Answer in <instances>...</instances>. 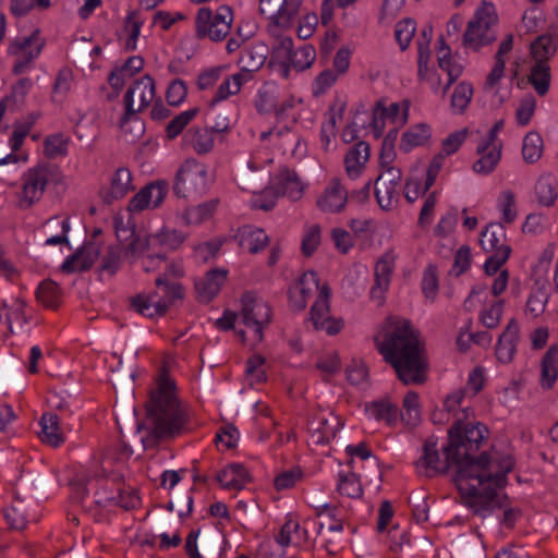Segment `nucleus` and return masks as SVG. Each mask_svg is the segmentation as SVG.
<instances>
[{
  "label": "nucleus",
  "mask_w": 558,
  "mask_h": 558,
  "mask_svg": "<svg viewBox=\"0 0 558 558\" xmlns=\"http://www.w3.org/2000/svg\"><path fill=\"white\" fill-rule=\"evenodd\" d=\"M478 450L463 451V460L459 463L458 475L453 476L462 502L474 514L486 518L502 508V502L496 492L507 484V474L514 466V459L510 453H500L496 450L483 452Z\"/></svg>",
  "instance_id": "1"
},
{
  "label": "nucleus",
  "mask_w": 558,
  "mask_h": 558,
  "mask_svg": "<svg viewBox=\"0 0 558 558\" xmlns=\"http://www.w3.org/2000/svg\"><path fill=\"white\" fill-rule=\"evenodd\" d=\"M418 331L409 319L388 318L386 329L374 338L384 360L404 385H422L427 379V362Z\"/></svg>",
  "instance_id": "2"
},
{
  "label": "nucleus",
  "mask_w": 558,
  "mask_h": 558,
  "mask_svg": "<svg viewBox=\"0 0 558 558\" xmlns=\"http://www.w3.org/2000/svg\"><path fill=\"white\" fill-rule=\"evenodd\" d=\"M488 434L487 427L477 422H463L457 418L448 430V442L442 447L445 460H440L437 449V439L429 437L423 446V453L416 462L417 473L425 477H434L438 474H445L450 468L456 469L458 475L459 463L462 461L463 451L480 450L483 440Z\"/></svg>",
  "instance_id": "3"
},
{
  "label": "nucleus",
  "mask_w": 558,
  "mask_h": 558,
  "mask_svg": "<svg viewBox=\"0 0 558 558\" xmlns=\"http://www.w3.org/2000/svg\"><path fill=\"white\" fill-rule=\"evenodd\" d=\"M174 388V383L162 375L157 389L150 392L146 404V420L137 425L138 432L145 429L148 433L142 438L145 446L173 438L185 430L190 416L177 399Z\"/></svg>",
  "instance_id": "4"
},
{
  "label": "nucleus",
  "mask_w": 558,
  "mask_h": 558,
  "mask_svg": "<svg viewBox=\"0 0 558 558\" xmlns=\"http://www.w3.org/2000/svg\"><path fill=\"white\" fill-rule=\"evenodd\" d=\"M498 15L492 3L483 2L469 21L463 34V45L478 51L497 39Z\"/></svg>",
  "instance_id": "5"
},
{
  "label": "nucleus",
  "mask_w": 558,
  "mask_h": 558,
  "mask_svg": "<svg viewBox=\"0 0 558 558\" xmlns=\"http://www.w3.org/2000/svg\"><path fill=\"white\" fill-rule=\"evenodd\" d=\"M209 189L208 171L195 159L185 160L175 174L173 192L178 197L202 196Z\"/></svg>",
  "instance_id": "6"
},
{
  "label": "nucleus",
  "mask_w": 558,
  "mask_h": 558,
  "mask_svg": "<svg viewBox=\"0 0 558 558\" xmlns=\"http://www.w3.org/2000/svg\"><path fill=\"white\" fill-rule=\"evenodd\" d=\"M59 168L52 163H38L23 174V187L20 195V207L29 208L38 202L49 182L56 181Z\"/></svg>",
  "instance_id": "7"
},
{
  "label": "nucleus",
  "mask_w": 558,
  "mask_h": 558,
  "mask_svg": "<svg viewBox=\"0 0 558 558\" xmlns=\"http://www.w3.org/2000/svg\"><path fill=\"white\" fill-rule=\"evenodd\" d=\"M233 14L228 5H220L216 13L208 8H201L196 15V36L221 41L229 34Z\"/></svg>",
  "instance_id": "8"
},
{
  "label": "nucleus",
  "mask_w": 558,
  "mask_h": 558,
  "mask_svg": "<svg viewBox=\"0 0 558 558\" xmlns=\"http://www.w3.org/2000/svg\"><path fill=\"white\" fill-rule=\"evenodd\" d=\"M155 95V81L150 75L146 74L135 80L124 95L125 112L121 118V126L123 128L136 112L146 109L153 102Z\"/></svg>",
  "instance_id": "9"
},
{
  "label": "nucleus",
  "mask_w": 558,
  "mask_h": 558,
  "mask_svg": "<svg viewBox=\"0 0 558 558\" xmlns=\"http://www.w3.org/2000/svg\"><path fill=\"white\" fill-rule=\"evenodd\" d=\"M241 317L242 323L254 329L257 341L264 338L263 330L271 322V308L260 298L253 292H245L241 299Z\"/></svg>",
  "instance_id": "10"
},
{
  "label": "nucleus",
  "mask_w": 558,
  "mask_h": 558,
  "mask_svg": "<svg viewBox=\"0 0 558 558\" xmlns=\"http://www.w3.org/2000/svg\"><path fill=\"white\" fill-rule=\"evenodd\" d=\"M395 255L391 252L385 253L375 265V283L371 289V296L380 304L384 301L385 292L388 290L391 275L395 268Z\"/></svg>",
  "instance_id": "11"
},
{
  "label": "nucleus",
  "mask_w": 558,
  "mask_h": 558,
  "mask_svg": "<svg viewBox=\"0 0 558 558\" xmlns=\"http://www.w3.org/2000/svg\"><path fill=\"white\" fill-rule=\"evenodd\" d=\"M99 254L96 243H87L63 262L61 270L65 274L86 271L93 267Z\"/></svg>",
  "instance_id": "12"
},
{
  "label": "nucleus",
  "mask_w": 558,
  "mask_h": 558,
  "mask_svg": "<svg viewBox=\"0 0 558 558\" xmlns=\"http://www.w3.org/2000/svg\"><path fill=\"white\" fill-rule=\"evenodd\" d=\"M313 287L318 289V277L314 270L305 271L300 280L289 290L290 306L294 311L306 307L307 300L313 293Z\"/></svg>",
  "instance_id": "13"
},
{
  "label": "nucleus",
  "mask_w": 558,
  "mask_h": 558,
  "mask_svg": "<svg viewBox=\"0 0 558 558\" xmlns=\"http://www.w3.org/2000/svg\"><path fill=\"white\" fill-rule=\"evenodd\" d=\"M348 197V192L343 189L339 179L333 178L324 194L317 199V206L323 211L338 213L344 208Z\"/></svg>",
  "instance_id": "14"
},
{
  "label": "nucleus",
  "mask_w": 558,
  "mask_h": 558,
  "mask_svg": "<svg viewBox=\"0 0 558 558\" xmlns=\"http://www.w3.org/2000/svg\"><path fill=\"white\" fill-rule=\"evenodd\" d=\"M235 239L239 246L251 254L259 253L269 243V236L263 229L250 225L239 228Z\"/></svg>",
  "instance_id": "15"
},
{
  "label": "nucleus",
  "mask_w": 558,
  "mask_h": 558,
  "mask_svg": "<svg viewBox=\"0 0 558 558\" xmlns=\"http://www.w3.org/2000/svg\"><path fill=\"white\" fill-rule=\"evenodd\" d=\"M131 190L132 186V174L128 168H119L112 179L108 190L100 192V196L105 204L110 205L114 201L123 198Z\"/></svg>",
  "instance_id": "16"
},
{
  "label": "nucleus",
  "mask_w": 558,
  "mask_h": 558,
  "mask_svg": "<svg viewBox=\"0 0 558 558\" xmlns=\"http://www.w3.org/2000/svg\"><path fill=\"white\" fill-rule=\"evenodd\" d=\"M519 325L514 318H512L504 332L499 336L496 345V356L502 363H509L512 361L513 355L517 351V344L519 341Z\"/></svg>",
  "instance_id": "17"
},
{
  "label": "nucleus",
  "mask_w": 558,
  "mask_h": 558,
  "mask_svg": "<svg viewBox=\"0 0 558 558\" xmlns=\"http://www.w3.org/2000/svg\"><path fill=\"white\" fill-rule=\"evenodd\" d=\"M227 279V271L213 269L208 271L204 278L195 281V290L197 299L201 302L211 301L220 291Z\"/></svg>",
  "instance_id": "18"
},
{
  "label": "nucleus",
  "mask_w": 558,
  "mask_h": 558,
  "mask_svg": "<svg viewBox=\"0 0 558 558\" xmlns=\"http://www.w3.org/2000/svg\"><path fill=\"white\" fill-rule=\"evenodd\" d=\"M371 149L369 145L360 141L354 144L344 156L345 172L351 179H356L361 175L369 159Z\"/></svg>",
  "instance_id": "19"
},
{
  "label": "nucleus",
  "mask_w": 558,
  "mask_h": 558,
  "mask_svg": "<svg viewBox=\"0 0 558 558\" xmlns=\"http://www.w3.org/2000/svg\"><path fill=\"white\" fill-rule=\"evenodd\" d=\"M39 426L38 436L44 444L57 448L64 442L65 438L60 428V418L56 413H44L39 420Z\"/></svg>",
  "instance_id": "20"
},
{
  "label": "nucleus",
  "mask_w": 558,
  "mask_h": 558,
  "mask_svg": "<svg viewBox=\"0 0 558 558\" xmlns=\"http://www.w3.org/2000/svg\"><path fill=\"white\" fill-rule=\"evenodd\" d=\"M274 187L278 194L296 201L303 194V185L294 170L282 168L275 177Z\"/></svg>",
  "instance_id": "21"
},
{
  "label": "nucleus",
  "mask_w": 558,
  "mask_h": 558,
  "mask_svg": "<svg viewBox=\"0 0 558 558\" xmlns=\"http://www.w3.org/2000/svg\"><path fill=\"white\" fill-rule=\"evenodd\" d=\"M216 480L226 489L241 490L251 481V476L242 464L232 463L222 469Z\"/></svg>",
  "instance_id": "22"
},
{
  "label": "nucleus",
  "mask_w": 558,
  "mask_h": 558,
  "mask_svg": "<svg viewBox=\"0 0 558 558\" xmlns=\"http://www.w3.org/2000/svg\"><path fill=\"white\" fill-rule=\"evenodd\" d=\"M156 293L137 294L130 299V306L136 313L153 318L154 316H162L168 311V303L158 300L155 301Z\"/></svg>",
  "instance_id": "23"
},
{
  "label": "nucleus",
  "mask_w": 558,
  "mask_h": 558,
  "mask_svg": "<svg viewBox=\"0 0 558 558\" xmlns=\"http://www.w3.org/2000/svg\"><path fill=\"white\" fill-rule=\"evenodd\" d=\"M513 47V35L508 34L506 38L500 43L498 50L495 54V63L490 72L488 73L484 83V89H493L497 83L501 80L505 73L506 63L504 56L512 50Z\"/></svg>",
  "instance_id": "24"
},
{
  "label": "nucleus",
  "mask_w": 558,
  "mask_h": 558,
  "mask_svg": "<svg viewBox=\"0 0 558 558\" xmlns=\"http://www.w3.org/2000/svg\"><path fill=\"white\" fill-rule=\"evenodd\" d=\"M558 378V344H553L544 354L541 363V385L551 389Z\"/></svg>",
  "instance_id": "25"
},
{
  "label": "nucleus",
  "mask_w": 558,
  "mask_h": 558,
  "mask_svg": "<svg viewBox=\"0 0 558 558\" xmlns=\"http://www.w3.org/2000/svg\"><path fill=\"white\" fill-rule=\"evenodd\" d=\"M340 418L332 413L329 414V418L324 416H317L314 422L311 423V428L317 434L318 444H328L333 439L342 427Z\"/></svg>",
  "instance_id": "26"
},
{
  "label": "nucleus",
  "mask_w": 558,
  "mask_h": 558,
  "mask_svg": "<svg viewBox=\"0 0 558 558\" xmlns=\"http://www.w3.org/2000/svg\"><path fill=\"white\" fill-rule=\"evenodd\" d=\"M267 47L264 44L253 45L245 48L239 60L241 70L245 73L258 71L266 61Z\"/></svg>",
  "instance_id": "27"
},
{
  "label": "nucleus",
  "mask_w": 558,
  "mask_h": 558,
  "mask_svg": "<svg viewBox=\"0 0 558 558\" xmlns=\"http://www.w3.org/2000/svg\"><path fill=\"white\" fill-rule=\"evenodd\" d=\"M506 232L501 223H489L480 235V243L486 252H497L501 247H510L505 244Z\"/></svg>",
  "instance_id": "28"
},
{
  "label": "nucleus",
  "mask_w": 558,
  "mask_h": 558,
  "mask_svg": "<svg viewBox=\"0 0 558 558\" xmlns=\"http://www.w3.org/2000/svg\"><path fill=\"white\" fill-rule=\"evenodd\" d=\"M546 286V280L541 278L534 280V284L525 306L526 313H530L533 317L539 316L545 311V306L548 301Z\"/></svg>",
  "instance_id": "29"
},
{
  "label": "nucleus",
  "mask_w": 558,
  "mask_h": 558,
  "mask_svg": "<svg viewBox=\"0 0 558 558\" xmlns=\"http://www.w3.org/2000/svg\"><path fill=\"white\" fill-rule=\"evenodd\" d=\"M208 126L191 128L184 135V141L199 154H207L214 146V138Z\"/></svg>",
  "instance_id": "30"
},
{
  "label": "nucleus",
  "mask_w": 558,
  "mask_h": 558,
  "mask_svg": "<svg viewBox=\"0 0 558 558\" xmlns=\"http://www.w3.org/2000/svg\"><path fill=\"white\" fill-rule=\"evenodd\" d=\"M365 409L376 421H385L388 425L395 424L400 415L399 408L385 399L373 401Z\"/></svg>",
  "instance_id": "31"
},
{
  "label": "nucleus",
  "mask_w": 558,
  "mask_h": 558,
  "mask_svg": "<svg viewBox=\"0 0 558 558\" xmlns=\"http://www.w3.org/2000/svg\"><path fill=\"white\" fill-rule=\"evenodd\" d=\"M155 248V244L153 242V234H142L141 232H136L124 245L123 252L126 259L133 264L136 262L144 253Z\"/></svg>",
  "instance_id": "32"
},
{
  "label": "nucleus",
  "mask_w": 558,
  "mask_h": 558,
  "mask_svg": "<svg viewBox=\"0 0 558 558\" xmlns=\"http://www.w3.org/2000/svg\"><path fill=\"white\" fill-rule=\"evenodd\" d=\"M535 195L541 206H553L558 197L556 179L550 174L542 175L535 184Z\"/></svg>",
  "instance_id": "33"
},
{
  "label": "nucleus",
  "mask_w": 558,
  "mask_h": 558,
  "mask_svg": "<svg viewBox=\"0 0 558 558\" xmlns=\"http://www.w3.org/2000/svg\"><path fill=\"white\" fill-rule=\"evenodd\" d=\"M501 149L502 145H496V147L483 153H476L480 155V158L473 163V171L483 175L492 173L500 161Z\"/></svg>",
  "instance_id": "34"
},
{
  "label": "nucleus",
  "mask_w": 558,
  "mask_h": 558,
  "mask_svg": "<svg viewBox=\"0 0 558 558\" xmlns=\"http://www.w3.org/2000/svg\"><path fill=\"white\" fill-rule=\"evenodd\" d=\"M529 82L533 85L538 96H545L550 85V69L546 62H535L529 75Z\"/></svg>",
  "instance_id": "35"
},
{
  "label": "nucleus",
  "mask_w": 558,
  "mask_h": 558,
  "mask_svg": "<svg viewBox=\"0 0 558 558\" xmlns=\"http://www.w3.org/2000/svg\"><path fill=\"white\" fill-rule=\"evenodd\" d=\"M430 137L429 126L417 124L402 134L400 149L408 153L415 146H421Z\"/></svg>",
  "instance_id": "36"
},
{
  "label": "nucleus",
  "mask_w": 558,
  "mask_h": 558,
  "mask_svg": "<svg viewBox=\"0 0 558 558\" xmlns=\"http://www.w3.org/2000/svg\"><path fill=\"white\" fill-rule=\"evenodd\" d=\"M94 502L100 507H106L109 504H114L125 510H130L137 507V505L140 504V498L134 492L125 494L119 490L116 496L108 497H104L99 493H96V498Z\"/></svg>",
  "instance_id": "37"
},
{
  "label": "nucleus",
  "mask_w": 558,
  "mask_h": 558,
  "mask_svg": "<svg viewBox=\"0 0 558 558\" xmlns=\"http://www.w3.org/2000/svg\"><path fill=\"white\" fill-rule=\"evenodd\" d=\"M37 300L46 307L57 308L61 298L59 286L52 280H44L36 290Z\"/></svg>",
  "instance_id": "38"
},
{
  "label": "nucleus",
  "mask_w": 558,
  "mask_h": 558,
  "mask_svg": "<svg viewBox=\"0 0 558 558\" xmlns=\"http://www.w3.org/2000/svg\"><path fill=\"white\" fill-rule=\"evenodd\" d=\"M217 204V199H211L197 206L189 207L185 210L183 218L189 225H199L213 216Z\"/></svg>",
  "instance_id": "39"
},
{
  "label": "nucleus",
  "mask_w": 558,
  "mask_h": 558,
  "mask_svg": "<svg viewBox=\"0 0 558 558\" xmlns=\"http://www.w3.org/2000/svg\"><path fill=\"white\" fill-rule=\"evenodd\" d=\"M543 154V138L537 132H529L522 146L523 159L529 163L536 162Z\"/></svg>",
  "instance_id": "40"
},
{
  "label": "nucleus",
  "mask_w": 558,
  "mask_h": 558,
  "mask_svg": "<svg viewBox=\"0 0 558 558\" xmlns=\"http://www.w3.org/2000/svg\"><path fill=\"white\" fill-rule=\"evenodd\" d=\"M185 240V235L178 231L163 228L159 232L153 234V242L156 246L166 250H177Z\"/></svg>",
  "instance_id": "41"
},
{
  "label": "nucleus",
  "mask_w": 558,
  "mask_h": 558,
  "mask_svg": "<svg viewBox=\"0 0 558 558\" xmlns=\"http://www.w3.org/2000/svg\"><path fill=\"white\" fill-rule=\"evenodd\" d=\"M337 490L339 494L350 498H360L363 494L362 486L355 473L340 472Z\"/></svg>",
  "instance_id": "42"
},
{
  "label": "nucleus",
  "mask_w": 558,
  "mask_h": 558,
  "mask_svg": "<svg viewBox=\"0 0 558 558\" xmlns=\"http://www.w3.org/2000/svg\"><path fill=\"white\" fill-rule=\"evenodd\" d=\"M199 109L191 108L175 116L166 126V134L169 140H174L184 128L196 117Z\"/></svg>",
  "instance_id": "43"
},
{
  "label": "nucleus",
  "mask_w": 558,
  "mask_h": 558,
  "mask_svg": "<svg viewBox=\"0 0 558 558\" xmlns=\"http://www.w3.org/2000/svg\"><path fill=\"white\" fill-rule=\"evenodd\" d=\"M157 288L163 292V298L160 299L168 303V307L175 301L183 299V287L181 283L168 280L167 277H157L155 280Z\"/></svg>",
  "instance_id": "44"
},
{
  "label": "nucleus",
  "mask_w": 558,
  "mask_h": 558,
  "mask_svg": "<svg viewBox=\"0 0 558 558\" xmlns=\"http://www.w3.org/2000/svg\"><path fill=\"white\" fill-rule=\"evenodd\" d=\"M473 87L471 84L459 83L451 95V108L458 113H462L471 101Z\"/></svg>",
  "instance_id": "45"
},
{
  "label": "nucleus",
  "mask_w": 558,
  "mask_h": 558,
  "mask_svg": "<svg viewBox=\"0 0 558 558\" xmlns=\"http://www.w3.org/2000/svg\"><path fill=\"white\" fill-rule=\"evenodd\" d=\"M404 413L402 420L409 425H415L420 421V397L415 391H409L403 399Z\"/></svg>",
  "instance_id": "46"
},
{
  "label": "nucleus",
  "mask_w": 558,
  "mask_h": 558,
  "mask_svg": "<svg viewBox=\"0 0 558 558\" xmlns=\"http://www.w3.org/2000/svg\"><path fill=\"white\" fill-rule=\"evenodd\" d=\"M302 0H281L275 23L278 26L287 27L298 14Z\"/></svg>",
  "instance_id": "47"
},
{
  "label": "nucleus",
  "mask_w": 558,
  "mask_h": 558,
  "mask_svg": "<svg viewBox=\"0 0 558 558\" xmlns=\"http://www.w3.org/2000/svg\"><path fill=\"white\" fill-rule=\"evenodd\" d=\"M415 21L410 17L403 19L397 23L395 37L402 51L409 47L411 39L415 34Z\"/></svg>",
  "instance_id": "48"
},
{
  "label": "nucleus",
  "mask_w": 558,
  "mask_h": 558,
  "mask_svg": "<svg viewBox=\"0 0 558 558\" xmlns=\"http://www.w3.org/2000/svg\"><path fill=\"white\" fill-rule=\"evenodd\" d=\"M498 208L502 213V220L512 223L517 218L515 196L511 190H505L498 198Z\"/></svg>",
  "instance_id": "49"
},
{
  "label": "nucleus",
  "mask_w": 558,
  "mask_h": 558,
  "mask_svg": "<svg viewBox=\"0 0 558 558\" xmlns=\"http://www.w3.org/2000/svg\"><path fill=\"white\" fill-rule=\"evenodd\" d=\"M444 49L446 50V53L438 56V65L441 70L446 71L449 76L448 83L445 86L446 92L450 85L461 75L462 68L460 64L452 61L450 47H446Z\"/></svg>",
  "instance_id": "50"
},
{
  "label": "nucleus",
  "mask_w": 558,
  "mask_h": 558,
  "mask_svg": "<svg viewBox=\"0 0 558 558\" xmlns=\"http://www.w3.org/2000/svg\"><path fill=\"white\" fill-rule=\"evenodd\" d=\"M422 291L426 299L434 301L438 292V277L436 266L429 264L422 278Z\"/></svg>",
  "instance_id": "51"
},
{
  "label": "nucleus",
  "mask_w": 558,
  "mask_h": 558,
  "mask_svg": "<svg viewBox=\"0 0 558 558\" xmlns=\"http://www.w3.org/2000/svg\"><path fill=\"white\" fill-rule=\"evenodd\" d=\"M316 58V51L313 46L304 45L298 51H294L291 65L298 71L308 69Z\"/></svg>",
  "instance_id": "52"
},
{
  "label": "nucleus",
  "mask_w": 558,
  "mask_h": 558,
  "mask_svg": "<svg viewBox=\"0 0 558 558\" xmlns=\"http://www.w3.org/2000/svg\"><path fill=\"white\" fill-rule=\"evenodd\" d=\"M68 138L61 133L50 135L45 140V154L49 158L64 156L66 154Z\"/></svg>",
  "instance_id": "53"
},
{
  "label": "nucleus",
  "mask_w": 558,
  "mask_h": 558,
  "mask_svg": "<svg viewBox=\"0 0 558 558\" xmlns=\"http://www.w3.org/2000/svg\"><path fill=\"white\" fill-rule=\"evenodd\" d=\"M536 108V100L533 95H527L521 99L515 111V119L519 125L525 126L530 123Z\"/></svg>",
  "instance_id": "54"
},
{
  "label": "nucleus",
  "mask_w": 558,
  "mask_h": 558,
  "mask_svg": "<svg viewBox=\"0 0 558 558\" xmlns=\"http://www.w3.org/2000/svg\"><path fill=\"white\" fill-rule=\"evenodd\" d=\"M383 172L376 178V183L386 185L391 187L396 192H398V187L400 186L402 172L399 168H396L391 165H386L381 167Z\"/></svg>",
  "instance_id": "55"
},
{
  "label": "nucleus",
  "mask_w": 558,
  "mask_h": 558,
  "mask_svg": "<svg viewBox=\"0 0 558 558\" xmlns=\"http://www.w3.org/2000/svg\"><path fill=\"white\" fill-rule=\"evenodd\" d=\"M187 87L185 83L177 78L168 87L166 93L167 102L172 107H178L185 99Z\"/></svg>",
  "instance_id": "56"
},
{
  "label": "nucleus",
  "mask_w": 558,
  "mask_h": 558,
  "mask_svg": "<svg viewBox=\"0 0 558 558\" xmlns=\"http://www.w3.org/2000/svg\"><path fill=\"white\" fill-rule=\"evenodd\" d=\"M511 247H501L493 253L484 264V270L488 276L496 274L499 268L508 260Z\"/></svg>",
  "instance_id": "57"
},
{
  "label": "nucleus",
  "mask_w": 558,
  "mask_h": 558,
  "mask_svg": "<svg viewBox=\"0 0 558 558\" xmlns=\"http://www.w3.org/2000/svg\"><path fill=\"white\" fill-rule=\"evenodd\" d=\"M398 137V131L396 129L390 130L383 141V147L380 151V166L385 167L386 165H390L395 159V143Z\"/></svg>",
  "instance_id": "58"
},
{
  "label": "nucleus",
  "mask_w": 558,
  "mask_h": 558,
  "mask_svg": "<svg viewBox=\"0 0 558 558\" xmlns=\"http://www.w3.org/2000/svg\"><path fill=\"white\" fill-rule=\"evenodd\" d=\"M211 132L223 133L230 128L227 111L211 110L207 114V125Z\"/></svg>",
  "instance_id": "59"
},
{
  "label": "nucleus",
  "mask_w": 558,
  "mask_h": 558,
  "mask_svg": "<svg viewBox=\"0 0 558 558\" xmlns=\"http://www.w3.org/2000/svg\"><path fill=\"white\" fill-rule=\"evenodd\" d=\"M121 267V254L118 247H109L102 257L100 270L113 276Z\"/></svg>",
  "instance_id": "60"
},
{
  "label": "nucleus",
  "mask_w": 558,
  "mask_h": 558,
  "mask_svg": "<svg viewBox=\"0 0 558 558\" xmlns=\"http://www.w3.org/2000/svg\"><path fill=\"white\" fill-rule=\"evenodd\" d=\"M320 242V228L317 225L312 226L303 236L301 250L305 256H311Z\"/></svg>",
  "instance_id": "61"
},
{
  "label": "nucleus",
  "mask_w": 558,
  "mask_h": 558,
  "mask_svg": "<svg viewBox=\"0 0 558 558\" xmlns=\"http://www.w3.org/2000/svg\"><path fill=\"white\" fill-rule=\"evenodd\" d=\"M397 196L398 192L391 187L375 182V197L381 209L389 210L396 202Z\"/></svg>",
  "instance_id": "62"
},
{
  "label": "nucleus",
  "mask_w": 558,
  "mask_h": 558,
  "mask_svg": "<svg viewBox=\"0 0 558 558\" xmlns=\"http://www.w3.org/2000/svg\"><path fill=\"white\" fill-rule=\"evenodd\" d=\"M458 223V210L457 208H451L444 215L435 227V234L438 236H447L450 232L453 231Z\"/></svg>",
  "instance_id": "63"
},
{
  "label": "nucleus",
  "mask_w": 558,
  "mask_h": 558,
  "mask_svg": "<svg viewBox=\"0 0 558 558\" xmlns=\"http://www.w3.org/2000/svg\"><path fill=\"white\" fill-rule=\"evenodd\" d=\"M149 190L150 208H157L161 205L168 194L169 185L166 181H155L147 184Z\"/></svg>",
  "instance_id": "64"
}]
</instances>
